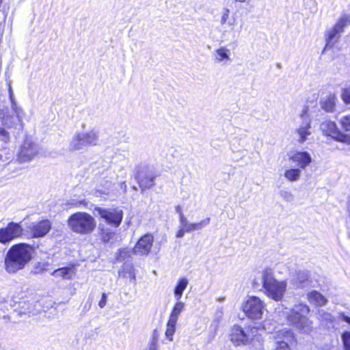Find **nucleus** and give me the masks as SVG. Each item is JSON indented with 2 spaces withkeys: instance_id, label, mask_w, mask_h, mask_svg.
Returning <instances> with one entry per match:
<instances>
[{
  "instance_id": "nucleus-26",
  "label": "nucleus",
  "mask_w": 350,
  "mask_h": 350,
  "mask_svg": "<svg viewBox=\"0 0 350 350\" xmlns=\"http://www.w3.org/2000/svg\"><path fill=\"white\" fill-rule=\"evenodd\" d=\"M317 315L321 325L327 326L328 328L332 325L334 318L329 312L323 310H319Z\"/></svg>"
},
{
  "instance_id": "nucleus-53",
  "label": "nucleus",
  "mask_w": 350,
  "mask_h": 350,
  "mask_svg": "<svg viewBox=\"0 0 350 350\" xmlns=\"http://www.w3.org/2000/svg\"><path fill=\"white\" fill-rule=\"evenodd\" d=\"M97 162H99L100 163H103V159L101 158V157H99L98 158V160L97 161Z\"/></svg>"
},
{
  "instance_id": "nucleus-40",
  "label": "nucleus",
  "mask_w": 350,
  "mask_h": 350,
  "mask_svg": "<svg viewBox=\"0 0 350 350\" xmlns=\"http://www.w3.org/2000/svg\"><path fill=\"white\" fill-rule=\"evenodd\" d=\"M341 98L345 104H350V86L342 90Z\"/></svg>"
},
{
  "instance_id": "nucleus-13",
  "label": "nucleus",
  "mask_w": 350,
  "mask_h": 350,
  "mask_svg": "<svg viewBox=\"0 0 350 350\" xmlns=\"http://www.w3.org/2000/svg\"><path fill=\"white\" fill-rule=\"evenodd\" d=\"M301 124L296 129L295 133L298 135L297 141L302 144L308 139V137L312 134L310 118L307 115V109H304L301 114Z\"/></svg>"
},
{
  "instance_id": "nucleus-30",
  "label": "nucleus",
  "mask_w": 350,
  "mask_h": 350,
  "mask_svg": "<svg viewBox=\"0 0 350 350\" xmlns=\"http://www.w3.org/2000/svg\"><path fill=\"white\" fill-rule=\"evenodd\" d=\"M301 174V169L294 168L286 170L284 176L289 181L295 182L299 179Z\"/></svg>"
},
{
  "instance_id": "nucleus-50",
  "label": "nucleus",
  "mask_w": 350,
  "mask_h": 350,
  "mask_svg": "<svg viewBox=\"0 0 350 350\" xmlns=\"http://www.w3.org/2000/svg\"><path fill=\"white\" fill-rule=\"evenodd\" d=\"M120 188L123 189V191L125 192L126 191V185L125 182H122L120 183Z\"/></svg>"
},
{
  "instance_id": "nucleus-24",
  "label": "nucleus",
  "mask_w": 350,
  "mask_h": 350,
  "mask_svg": "<svg viewBox=\"0 0 350 350\" xmlns=\"http://www.w3.org/2000/svg\"><path fill=\"white\" fill-rule=\"evenodd\" d=\"M308 301L318 306H325L327 304V299L320 293L313 291L307 295Z\"/></svg>"
},
{
  "instance_id": "nucleus-6",
  "label": "nucleus",
  "mask_w": 350,
  "mask_h": 350,
  "mask_svg": "<svg viewBox=\"0 0 350 350\" xmlns=\"http://www.w3.org/2000/svg\"><path fill=\"white\" fill-rule=\"evenodd\" d=\"M23 228L19 223L10 222L6 227L0 228V243L8 244L22 236Z\"/></svg>"
},
{
  "instance_id": "nucleus-43",
  "label": "nucleus",
  "mask_w": 350,
  "mask_h": 350,
  "mask_svg": "<svg viewBox=\"0 0 350 350\" xmlns=\"http://www.w3.org/2000/svg\"><path fill=\"white\" fill-rule=\"evenodd\" d=\"M187 232L194 231L193 223H189V221L183 226Z\"/></svg>"
},
{
  "instance_id": "nucleus-51",
  "label": "nucleus",
  "mask_w": 350,
  "mask_h": 350,
  "mask_svg": "<svg viewBox=\"0 0 350 350\" xmlns=\"http://www.w3.org/2000/svg\"><path fill=\"white\" fill-rule=\"evenodd\" d=\"M123 254H126V252H124V250H120V254H119V256L117 257V259L118 260H120V258L122 257V255Z\"/></svg>"
},
{
  "instance_id": "nucleus-46",
  "label": "nucleus",
  "mask_w": 350,
  "mask_h": 350,
  "mask_svg": "<svg viewBox=\"0 0 350 350\" xmlns=\"http://www.w3.org/2000/svg\"><path fill=\"white\" fill-rule=\"evenodd\" d=\"M185 232H187L185 230L184 228L182 226H180V228L178 229V230L176 234V237L177 238H182L184 237Z\"/></svg>"
},
{
  "instance_id": "nucleus-4",
  "label": "nucleus",
  "mask_w": 350,
  "mask_h": 350,
  "mask_svg": "<svg viewBox=\"0 0 350 350\" xmlns=\"http://www.w3.org/2000/svg\"><path fill=\"white\" fill-rule=\"evenodd\" d=\"M241 309L245 316L252 320H261L266 310V304L259 297H249L241 306Z\"/></svg>"
},
{
  "instance_id": "nucleus-5",
  "label": "nucleus",
  "mask_w": 350,
  "mask_h": 350,
  "mask_svg": "<svg viewBox=\"0 0 350 350\" xmlns=\"http://www.w3.org/2000/svg\"><path fill=\"white\" fill-rule=\"evenodd\" d=\"M255 332V327L234 325L230 328L229 337L235 346L247 345L253 340Z\"/></svg>"
},
{
  "instance_id": "nucleus-22",
  "label": "nucleus",
  "mask_w": 350,
  "mask_h": 350,
  "mask_svg": "<svg viewBox=\"0 0 350 350\" xmlns=\"http://www.w3.org/2000/svg\"><path fill=\"white\" fill-rule=\"evenodd\" d=\"M119 277L129 278L131 282H135L136 275L133 263L126 262L118 271Z\"/></svg>"
},
{
  "instance_id": "nucleus-37",
  "label": "nucleus",
  "mask_w": 350,
  "mask_h": 350,
  "mask_svg": "<svg viewBox=\"0 0 350 350\" xmlns=\"http://www.w3.org/2000/svg\"><path fill=\"white\" fill-rule=\"evenodd\" d=\"M342 340L345 350H350V332H345L342 334Z\"/></svg>"
},
{
  "instance_id": "nucleus-42",
  "label": "nucleus",
  "mask_w": 350,
  "mask_h": 350,
  "mask_svg": "<svg viewBox=\"0 0 350 350\" xmlns=\"http://www.w3.org/2000/svg\"><path fill=\"white\" fill-rule=\"evenodd\" d=\"M229 14H230L229 9L224 8L222 13H221V19H220V23L221 25H224L225 24L227 23V21L229 18Z\"/></svg>"
},
{
  "instance_id": "nucleus-12",
  "label": "nucleus",
  "mask_w": 350,
  "mask_h": 350,
  "mask_svg": "<svg viewBox=\"0 0 350 350\" xmlns=\"http://www.w3.org/2000/svg\"><path fill=\"white\" fill-rule=\"evenodd\" d=\"M68 226L75 232L85 233L88 230V214L78 212L72 215L68 219Z\"/></svg>"
},
{
  "instance_id": "nucleus-3",
  "label": "nucleus",
  "mask_w": 350,
  "mask_h": 350,
  "mask_svg": "<svg viewBox=\"0 0 350 350\" xmlns=\"http://www.w3.org/2000/svg\"><path fill=\"white\" fill-rule=\"evenodd\" d=\"M262 284L265 295L275 301H282L286 291L287 283L286 280H278L275 278L273 271L268 268L260 273L259 280L255 278L253 282L254 286Z\"/></svg>"
},
{
  "instance_id": "nucleus-36",
  "label": "nucleus",
  "mask_w": 350,
  "mask_h": 350,
  "mask_svg": "<svg viewBox=\"0 0 350 350\" xmlns=\"http://www.w3.org/2000/svg\"><path fill=\"white\" fill-rule=\"evenodd\" d=\"M12 109L16 116L17 120L20 122L21 127H23V115L24 113L23 109L17 107L15 103H13L12 104Z\"/></svg>"
},
{
  "instance_id": "nucleus-1",
  "label": "nucleus",
  "mask_w": 350,
  "mask_h": 350,
  "mask_svg": "<svg viewBox=\"0 0 350 350\" xmlns=\"http://www.w3.org/2000/svg\"><path fill=\"white\" fill-rule=\"evenodd\" d=\"M310 309L307 304L299 303L295 304L291 309L280 306L275 309V314L278 321H286L300 334H310L314 329L313 322L308 317Z\"/></svg>"
},
{
  "instance_id": "nucleus-15",
  "label": "nucleus",
  "mask_w": 350,
  "mask_h": 350,
  "mask_svg": "<svg viewBox=\"0 0 350 350\" xmlns=\"http://www.w3.org/2000/svg\"><path fill=\"white\" fill-rule=\"evenodd\" d=\"M157 176L155 172L152 170L140 171L136 176V179L142 190L150 189L154 185V179Z\"/></svg>"
},
{
  "instance_id": "nucleus-34",
  "label": "nucleus",
  "mask_w": 350,
  "mask_h": 350,
  "mask_svg": "<svg viewBox=\"0 0 350 350\" xmlns=\"http://www.w3.org/2000/svg\"><path fill=\"white\" fill-rule=\"evenodd\" d=\"M339 122L344 131L350 132V113L342 116Z\"/></svg>"
},
{
  "instance_id": "nucleus-35",
  "label": "nucleus",
  "mask_w": 350,
  "mask_h": 350,
  "mask_svg": "<svg viewBox=\"0 0 350 350\" xmlns=\"http://www.w3.org/2000/svg\"><path fill=\"white\" fill-rule=\"evenodd\" d=\"M280 197L286 202L291 203L295 200V196L293 193L287 190H281L280 191Z\"/></svg>"
},
{
  "instance_id": "nucleus-28",
  "label": "nucleus",
  "mask_w": 350,
  "mask_h": 350,
  "mask_svg": "<svg viewBox=\"0 0 350 350\" xmlns=\"http://www.w3.org/2000/svg\"><path fill=\"white\" fill-rule=\"evenodd\" d=\"M350 25V15L344 14L337 21L334 27L342 33L346 27Z\"/></svg>"
},
{
  "instance_id": "nucleus-29",
  "label": "nucleus",
  "mask_w": 350,
  "mask_h": 350,
  "mask_svg": "<svg viewBox=\"0 0 350 350\" xmlns=\"http://www.w3.org/2000/svg\"><path fill=\"white\" fill-rule=\"evenodd\" d=\"M0 118L2 123L8 128H13L16 126V120L9 115H6L5 109H0Z\"/></svg>"
},
{
  "instance_id": "nucleus-33",
  "label": "nucleus",
  "mask_w": 350,
  "mask_h": 350,
  "mask_svg": "<svg viewBox=\"0 0 350 350\" xmlns=\"http://www.w3.org/2000/svg\"><path fill=\"white\" fill-rule=\"evenodd\" d=\"M99 142V132L96 129H92L89 132V145L96 146Z\"/></svg>"
},
{
  "instance_id": "nucleus-19",
  "label": "nucleus",
  "mask_w": 350,
  "mask_h": 350,
  "mask_svg": "<svg viewBox=\"0 0 350 350\" xmlns=\"http://www.w3.org/2000/svg\"><path fill=\"white\" fill-rule=\"evenodd\" d=\"M340 34L341 33L334 26L327 30L325 33L326 44L323 51L332 49L338 41Z\"/></svg>"
},
{
  "instance_id": "nucleus-39",
  "label": "nucleus",
  "mask_w": 350,
  "mask_h": 350,
  "mask_svg": "<svg viewBox=\"0 0 350 350\" xmlns=\"http://www.w3.org/2000/svg\"><path fill=\"white\" fill-rule=\"evenodd\" d=\"M210 221H211L210 218L207 217V218L202 220L200 222L193 223L194 231L199 230L204 228V227H206V226H208L210 224Z\"/></svg>"
},
{
  "instance_id": "nucleus-41",
  "label": "nucleus",
  "mask_w": 350,
  "mask_h": 350,
  "mask_svg": "<svg viewBox=\"0 0 350 350\" xmlns=\"http://www.w3.org/2000/svg\"><path fill=\"white\" fill-rule=\"evenodd\" d=\"M10 139L9 133L2 127H0V141L3 143H7Z\"/></svg>"
},
{
  "instance_id": "nucleus-31",
  "label": "nucleus",
  "mask_w": 350,
  "mask_h": 350,
  "mask_svg": "<svg viewBox=\"0 0 350 350\" xmlns=\"http://www.w3.org/2000/svg\"><path fill=\"white\" fill-rule=\"evenodd\" d=\"M176 323L177 321L173 320L168 319L167 321L165 336L169 341L173 340V336L176 332Z\"/></svg>"
},
{
  "instance_id": "nucleus-9",
  "label": "nucleus",
  "mask_w": 350,
  "mask_h": 350,
  "mask_svg": "<svg viewBox=\"0 0 350 350\" xmlns=\"http://www.w3.org/2000/svg\"><path fill=\"white\" fill-rule=\"evenodd\" d=\"M51 224L49 220L44 219L40 221L31 222L25 226L26 232L32 238H40L44 237L51 230Z\"/></svg>"
},
{
  "instance_id": "nucleus-49",
  "label": "nucleus",
  "mask_w": 350,
  "mask_h": 350,
  "mask_svg": "<svg viewBox=\"0 0 350 350\" xmlns=\"http://www.w3.org/2000/svg\"><path fill=\"white\" fill-rule=\"evenodd\" d=\"M176 212L180 215V214H183L182 207L180 205H177L175 207Z\"/></svg>"
},
{
  "instance_id": "nucleus-16",
  "label": "nucleus",
  "mask_w": 350,
  "mask_h": 350,
  "mask_svg": "<svg viewBox=\"0 0 350 350\" xmlns=\"http://www.w3.org/2000/svg\"><path fill=\"white\" fill-rule=\"evenodd\" d=\"M77 273L75 265L64 267L54 270L51 275L59 280H72Z\"/></svg>"
},
{
  "instance_id": "nucleus-55",
  "label": "nucleus",
  "mask_w": 350,
  "mask_h": 350,
  "mask_svg": "<svg viewBox=\"0 0 350 350\" xmlns=\"http://www.w3.org/2000/svg\"><path fill=\"white\" fill-rule=\"evenodd\" d=\"M110 185H111V183L108 184V185L106 186V188H107V189H109Z\"/></svg>"
},
{
  "instance_id": "nucleus-8",
  "label": "nucleus",
  "mask_w": 350,
  "mask_h": 350,
  "mask_svg": "<svg viewBox=\"0 0 350 350\" xmlns=\"http://www.w3.org/2000/svg\"><path fill=\"white\" fill-rule=\"evenodd\" d=\"M271 337L274 340L275 350H291L288 342L293 338V332L290 328L279 329L273 333Z\"/></svg>"
},
{
  "instance_id": "nucleus-52",
  "label": "nucleus",
  "mask_w": 350,
  "mask_h": 350,
  "mask_svg": "<svg viewBox=\"0 0 350 350\" xmlns=\"http://www.w3.org/2000/svg\"><path fill=\"white\" fill-rule=\"evenodd\" d=\"M323 350H337V349L334 346H330L327 349H323Z\"/></svg>"
},
{
  "instance_id": "nucleus-54",
  "label": "nucleus",
  "mask_w": 350,
  "mask_h": 350,
  "mask_svg": "<svg viewBox=\"0 0 350 350\" xmlns=\"http://www.w3.org/2000/svg\"><path fill=\"white\" fill-rule=\"evenodd\" d=\"M79 204H85V200L79 201Z\"/></svg>"
},
{
  "instance_id": "nucleus-25",
  "label": "nucleus",
  "mask_w": 350,
  "mask_h": 350,
  "mask_svg": "<svg viewBox=\"0 0 350 350\" xmlns=\"http://www.w3.org/2000/svg\"><path fill=\"white\" fill-rule=\"evenodd\" d=\"M188 284L189 281L186 278H181L178 280L174 290V297L176 301H179L181 299Z\"/></svg>"
},
{
  "instance_id": "nucleus-21",
  "label": "nucleus",
  "mask_w": 350,
  "mask_h": 350,
  "mask_svg": "<svg viewBox=\"0 0 350 350\" xmlns=\"http://www.w3.org/2000/svg\"><path fill=\"white\" fill-rule=\"evenodd\" d=\"M337 98L334 94H329L320 101L321 109L327 113H333L336 110Z\"/></svg>"
},
{
  "instance_id": "nucleus-23",
  "label": "nucleus",
  "mask_w": 350,
  "mask_h": 350,
  "mask_svg": "<svg viewBox=\"0 0 350 350\" xmlns=\"http://www.w3.org/2000/svg\"><path fill=\"white\" fill-rule=\"evenodd\" d=\"M214 57L216 63L229 62L230 61V51L226 46H221L215 51Z\"/></svg>"
},
{
  "instance_id": "nucleus-10",
  "label": "nucleus",
  "mask_w": 350,
  "mask_h": 350,
  "mask_svg": "<svg viewBox=\"0 0 350 350\" xmlns=\"http://www.w3.org/2000/svg\"><path fill=\"white\" fill-rule=\"evenodd\" d=\"M95 211L105 220V221L114 226L118 227L123 218V212L118 209H106L102 208H95Z\"/></svg>"
},
{
  "instance_id": "nucleus-18",
  "label": "nucleus",
  "mask_w": 350,
  "mask_h": 350,
  "mask_svg": "<svg viewBox=\"0 0 350 350\" xmlns=\"http://www.w3.org/2000/svg\"><path fill=\"white\" fill-rule=\"evenodd\" d=\"M309 276L306 271H299L293 275L290 281V284L293 288H304L310 286Z\"/></svg>"
},
{
  "instance_id": "nucleus-2",
  "label": "nucleus",
  "mask_w": 350,
  "mask_h": 350,
  "mask_svg": "<svg viewBox=\"0 0 350 350\" xmlns=\"http://www.w3.org/2000/svg\"><path fill=\"white\" fill-rule=\"evenodd\" d=\"M33 248L27 243L12 245L7 252L4 258V269L10 274L23 270L31 260Z\"/></svg>"
},
{
  "instance_id": "nucleus-38",
  "label": "nucleus",
  "mask_w": 350,
  "mask_h": 350,
  "mask_svg": "<svg viewBox=\"0 0 350 350\" xmlns=\"http://www.w3.org/2000/svg\"><path fill=\"white\" fill-rule=\"evenodd\" d=\"M114 235H115V232H111L110 230L102 229L101 236H102V240L104 242H105V243L109 242L113 237Z\"/></svg>"
},
{
  "instance_id": "nucleus-44",
  "label": "nucleus",
  "mask_w": 350,
  "mask_h": 350,
  "mask_svg": "<svg viewBox=\"0 0 350 350\" xmlns=\"http://www.w3.org/2000/svg\"><path fill=\"white\" fill-rule=\"evenodd\" d=\"M107 302V295L106 293H103L100 300L98 302V306L100 308H103L106 305Z\"/></svg>"
},
{
  "instance_id": "nucleus-27",
  "label": "nucleus",
  "mask_w": 350,
  "mask_h": 350,
  "mask_svg": "<svg viewBox=\"0 0 350 350\" xmlns=\"http://www.w3.org/2000/svg\"><path fill=\"white\" fill-rule=\"evenodd\" d=\"M185 309V304L182 301H176L173 309L170 313L169 319L178 321L180 314Z\"/></svg>"
},
{
  "instance_id": "nucleus-58",
  "label": "nucleus",
  "mask_w": 350,
  "mask_h": 350,
  "mask_svg": "<svg viewBox=\"0 0 350 350\" xmlns=\"http://www.w3.org/2000/svg\"><path fill=\"white\" fill-rule=\"evenodd\" d=\"M10 95L12 94V90H11L10 87Z\"/></svg>"
},
{
  "instance_id": "nucleus-17",
  "label": "nucleus",
  "mask_w": 350,
  "mask_h": 350,
  "mask_svg": "<svg viewBox=\"0 0 350 350\" xmlns=\"http://www.w3.org/2000/svg\"><path fill=\"white\" fill-rule=\"evenodd\" d=\"M290 160L297 166L299 167V169H305L312 162L310 154L305 151L295 152L290 157Z\"/></svg>"
},
{
  "instance_id": "nucleus-56",
  "label": "nucleus",
  "mask_w": 350,
  "mask_h": 350,
  "mask_svg": "<svg viewBox=\"0 0 350 350\" xmlns=\"http://www.w3.org/2000/svg\"><path fill=\"white\" fill-rule=\"evenodd\" d=\"M228 25H233V23H231V22H230V21H229V22H228Z\"/></svg>"
},
{
  "instance_id": "nucleus-7",
  "label": "nucleus",
  "mask_w": 350,
  "mask_h": 350,
  "mask_svg": "<svg viewBox=\"0 0 350 350\" xmlns=\"http://www.w3.org/2000/svg\"><path fill=\"white\" fill-rule=\"evenodd\" d=\"M320 129L327 136H330L336 141L350 143V135L340 132L334 122L325 120L320 124Z\"/></svg>"
},
{
  "instance_id": "nucleus-20",
  "label": "nucleus",
  "mask_w": 350,
  "mask_h": 350,
  "mask_svg": "<svg viewBox=\"0 0 350 350\" xmlns=\"http://www.w3.org/2000/svg\"><path fill=\"white\" fill-rule=\"evenodd\" d=\"M88 142V133L85 132L76 134L70 143V149L71 150H77L81 149Z\"/></svg>"
},
{
  "instance_id": "nucleus-57",
  "label": "nucleus",
  "mask_w": 350,
  "mask_h": 350,
  "mask_svg": "<svg viewBox=\"0 0 350 350\" xmlns=\"http://www.w3.org/2000/svg\"><path fill=\"white\" fill-rule=\"evenodd\" d=\"M3 159V155L0 154V161L2 160Z\"/></svg>"
},
{
  "instance_id": "nucleus-47",
  "label": "nucleus",
  "mask_w": 350,
  "mask_h": 350,
  "mask_svg": "<svg viewBox=\"0 0 350 350\" xmlns=\"http://www.w3.org/2000/svg\"><path fill=\"white\" fill-rule=\"evenodd\" d=\"M179 221L180 226H183L185 224L188 222V220L185 217L184 214H180V215H179Z\"/></svg>"
},
{
  "instance_id": "nucleus-45",
  "label": "nucleus",
  "mask_w": 350,
  "mask_h": 350,
  "mask_svg": "<svg viewBox=\"0 0 350 350\" xmlns=\"http://www.w3.org/2000/svg\"><path fill=\"white\" fill-rule=\"evenodd\" d=\"M95 226L94 219L89 215V232L92 230Z\"/></svg>"
},
{
  "instance_id": "nucleus-14",
  "label": "nucleus",
  "mask_w": 350,
  "mask_h": 350,
  "mask_svg": "<svg viewBox=\"0 0 350 350\" xmlns=\"http://www.w3.org/2000/svg\"><path fill=\"white\" fill-rule=\"evenodd\" d=\"M154 237L151 234H146L136 243L133 250V253L139 256H147L152 247Z\"/></svg>"
},
{
  "instance_id": "nucleus-32",
  "label": "nucleus",
  "mask_w": 350,
  "mask_h": 350,
  "mask_svg": "<svg viewBox=\"0 0 350 350\" xmlns=\"http://www.w3.org/2000/svg\"><path fill=\"white\" fill-rule=\"evenodd\" d=\"M159 333L157 329H154L148 347V350H157Z\"/></svg>"
},
{
  "instance_id": "nucleus-11",
  "label": "nucleus",
  "mask_w": 350,
  "mask_h": 350,
  "mask_svg": "<svg viewBox=\"0 0 350 350\" xmlns=\"http://www.w3.org/2000/svg\"><path fill=\"white\" fill-rule=\"evenodd\" d=\"M38 153L37 145L31 139H27L21 146L18 153V159L20 162H27L32 160Z\"/></svg>"
},
{
  "instance_id": "nucleus-48",
  "label": "nucleus",
  "mask_w": 350,
  "mask_h": 350,
  "mask_svg": "<svg viewBox=\"0 0 350 350\" xmlns=\"http://www.w3.org/2000/svg\"><path fill=\"white\" fill-rule=\"evenodd\" d=\"M341 319L343 321L347 323L348 324H350V317H348V316H347V315H345L344 314H341Z\"/></svg>"
}]
</instances>
